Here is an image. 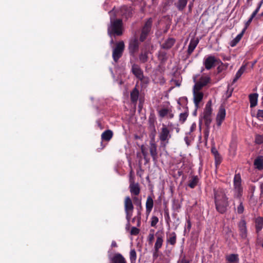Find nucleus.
Segmentation results:
<instances>
[{"instance_id":"nucleus-1","label":"nucleus","mask_w":263,"mask_h":263,"mask_svg":"<svg viewBox=\"0 0 263 263\" xmlns=\"http://www.w3.org/2000/svg\"><path fill=\"white\" fill-rule=\"evenodd\" d=\"M215 204L219 213L223 214L227 211L229 202L223 191L219 190L215 192Z\"/></svg>"},{"instance_id":"nucleus-2","label":"nucleus","mask_w":263,"mask_h":263,"mask_svg":"<svg viewBox=\"0 0 263 263\" xmlns=\"http://www.w3.org/2000/svg\"><path fill=\"white\" fill-rule=\"evenodd\" d=\"M158 137L160 140V147L165 149L172 138L171 131L166 125H162L159 132Z\"/></svg>"},{"instance_id":"nucleus-3","label":"nucleus","mask_w":263,"mask_h":263,"mask_svg":"<svg viewBox=\"0 0 263 263\" xmlns=\"http://www.w3.org/2000/svg\"><path fill=\"white\" fill-rule=\"evenodd\" d=\"M123 33L122 21L120 19L114 21L110 18V25L108 27V34L111 37L114 36H120Z\"/></svg>"},{"instance_id":"nucleus-4","label":"nucleus","mask_w":263,"mask_h":263,"mask_svg":"<svg viewBox=\"0 0 263 263\" xmlns=\"http://www.w3.org/2000/svg\"><path fill=\"white\" fill-rule=\"evenodd\" d=\"M155 235L156 237V240L154 245L153 254V256L154 258L157 257L158 252L159 249L161 248L164 241V234L162 232L160 233L159 231H157Z\"/></svg>"},{"instance_id":"nucleus-5","label":"nucleus","mask_w":263,"mask_h":263,"mask_svg":"<svg viewBox=\"0 0 263 263\" xmlns=\"http://www.w3.org/2000/svg\"><path fill=\"white\" fill-rule=\"evenodd\" d=\"M124 210L126 213V218L128 223L127 226L129 225V220L133 215L134 205L132 199L129 196H127L124 200Z\"/></svg>"},{"instance_id":"nucleus-6","label":"nucleus","mask_w":263,"mask_h":263,"mask_svg":"<svg viewBox=\"0 0 263 263\" xmlns=\"http://www.w3.org/2000/svg\"><path fill=\"white\" fill-rule=\"evenodd\" d=\"M124 48L125 45L123 41H120L116 44V47L112 50V58L115 62H117L122 57Z\"/></svg>"},{"instance_id":"nucleus-7","label":"nucleus","mask_w":263,"mask_h":263,"mask_svg":"<svg viewBox=\"0 0 263 263\" xmlns=\"http://www.w3.org/2000/svg\"><path fill=\"white\" fill-rule=\"evenodd\" d=\"M212 112L211 101H209L206 104L203 113V119L207 127L210 126L212 122Z\"/></svg>"},{"instance_id":"nucleus-8","label":"nucleus","mask_w":263,"mask_h":263,"mask_svg":"<svg viewBox=\"0 0 263 263\" xmlns=\"http://www.w3.org/2000/svg\"><path fill=\"white\" fill-rule=\"evenodd\" d=\"M132 71L135 77L141 81L142 83H148V79L144 77L143 71L139 65L136 64H133L132 67Z\"/></svg>"},{"instance_id":"nucleus-9","label":"nucleus","mask_w":263,"mask_h":263,"mask_svg":"<svg viewBox=\"0 0 263 263\" xmlns=\"http://www.w3.org/2000/svg\"><path fill=\"white\" fill-rule=\"evenodd\" d=\"M152 19L148 18L145 22L143 27L142 28L141 33L140 36V41L143 42L146 38L148 34L150 32L152 26Z\"/></svg>"},{"instance_id":"nucleus-10","label":"nucleus","mask_w":263,"mask_h":263,"mask_svg":"<svg viewBox=\"0 0 263 263\" xmlns=\"http://www.w3.org/2000/svg\"><path fill=\"white\" fill-rule=\"evenodd\" d=\"M218 61V59L213 55H210L204 58L203 64L206 69L210 70L216 66Z\"/></svg>"},{"instance_id":"nucleus-11","label":"nucleus","mask_w":263,"mask_h":263,"mask_svg":"<svg viewBox=\"0 0 263 263\" xmlns=\"http://www.w3.org/2000/svg\"><path fill=\"white\" fill-rule=\"evenodd\" d=\"M139 48V42L137 37L131 39L129 41L128 50L130 55L134 57Z\"/></svg>"},{"instance_id":"nucleus-12","label":"nucleus","mask_w":263,"mask_h":263,"mask_svg":"<svg viewBox=\"0 0 263 263\" xmlns=\"http://www.w3.org/2000/svg\"><path fill=\"white\" fill-rule=\"evenodd\" d=\"M194 81L195 82L194 87L201 90L210 82V78L208 76H202L198 82H196L195 78Z\"/></svg>"},{"instance_id":"nucleus-13","label":"nucleus","mask_w":263,"mask_h":263,"mask_svg":"<svg viewBox=\"0 0 263 263\" xmlns=\"http://www.w3.org/2000/svg\"><path fill=\"white\" fill-rule=\"evenodd\" d=\"M200 89L193 87V100L196 107H199L200 102L202 100L203 93Z\"/></svg>"},{"instance_id":"nucleus-14","label":"nucleus","mask_w":263,"mask_h":263,"mask_svg":"<svg viewBox=\"0 0 263 263\" xmlns=\"http://www.w3.org/2000/svg\"><path fill=\"white\" fill-rule=\"evenodd\" d=\"M238 227L240 236L246 239L247 237V223L244 219H241L238 223Z\"/></svg>"},{"instance_id":"nucleus-15","label":"nucleus","mask_w":263,"mask_h":263,"mask_svg":"<svg viewBox=\"0 0 263 263\" xmlns=\"http://www.w3.org/2000/svg\"><path fill=\"white\" fill-rule=\"evenodd\" d=\"M226 115L225 109L222 106L220 107L216 116V124L218 127L221 126L222 122L224 121Z\"/></svg>"},{"instance_id":"nucleus-16","label":"nucleus","mask_w":263,"mask_h":263,"mask_svg":"<svg viewBox=\"0 0 263 263\" xmlns=\"http://www.w3.org/2000/svg\"><path fill=\"white\" fill-rule=\"evenodd\" d=\"M129 191L132 195L138 196L140 192V187L138 183H135L130 179Z\"/></svg>"},{"instance_id":"nucleus-17","label":"nucleus","mask_w":263,"mask_h":263,"mask_svg":"<svg viewBox=\"0 0 263 263\" xmlns=\"http://www.w3.org/2000/svg\"><path fill=\"white\" fill-rule=\"evenodd\" d=\"M149 151L151 155L153 158L154 161H156L157 159V145L154 141H151L149 143Z\"/></svg>"},{"instance_id":"nucleus-18","label":"nucleus","mask_w":263,"mask_h":263,"mask_svg":"<svg viewBox=\"0 0 263 263\" xmlns=\"http://www.w3.org/2000/svg\"><path fill=\"white\" fill-rule=\"evenodd\" d=\"M234 187L235 190L240 193L241 190V179L240 174H236L234 178Z\"/></svg>"},{"instance_id":"nucleus-19","label":"nucleus","mask_w":263,"mask_h":263,"mask_svg":"<svg viewBox=\"0 0 263 263\" xmlns=\"http://www.w3.org/2000/svg\"><path fill=\"white\" fill-rule=\"evenodd\" d=\"M187 2L188 0H177L174 3V5L178 10L182 11L186 7Z\"/></svg>"},{"instance_id":"nucleus-20","label":"nucleus","mask_w":263,"mask_h":263,"mask_svg":"<svg viewBox=\"0 0 263 263\" xmlns=\"http://www.w3.org/2000/svg\"><path fill=\"white\" fill-rule=\"evenodd\" d=\"M176 239L177 235L174 232L167 234L166 241L167 243L174 246L176 243Z\"/></svg>"},{"instance_id":"nucleus-21","label":"nucleus","mask_w":263,"mask_h":263,"mask_svg":"<svg viewBox=\"0 0 263 263\" xmlns=\"http://www.w3.org/2000/svg\"><path fill=\"white\" fill-rule=\"evenodd\" d=\"M139 91L137 88V85L130 92V99L133 103H136L139 98Z\"/></svg>"},{"instance_id":"nucleus-22","label":"nucleus","mask_w":263,"mask_h":263,"mask_svg":"<svg viewBox=\"0 0 263 263\" xmlns=\"http://www.w3.org/2000/svg\"><path fill=\"white\" fill-rule=\"evenodd\" d=\"M111 260L114 263H126L124 257L120 253L115 254Z\"/></svg>"},{"instance_id":"nucleus-23","label":"nucleus","mask_w":263,"mask_h":263,"mask_svg":"<svg viewBox=\"0 0 263 263\" xmlns=\"http://www.w3.org/2000/svg\"><path fill=\"white\" fill-rule=\"evenodd\" d=\"M258 94L252 93L249 96V100L250 103V107L253 108L256 106L257 104Z\"/></svg>"},{"instance_id":"nucleus-24","label":"nucleus","mask_w":263,"mask_h":263,"mask_svg":"<svg viewBox=\"0 0 263 263\" xmlns=\"http://www.w3.org/2000/svg\"><path fill=\"white\" fill-rule=\"evenodd\" d=\"M113 133L111 130H106L104 131L101 135V139L102 140L109 141L112 137Z\"/></svg>"},{"instance_id":"nucleus-25","label":"nucleus","mask_w":263,"mask_h":263,"mask_svg":"<svg viewBox=\"0 0 263 263\" xmlns=\"http://www.w3.org/2000/svg\"><path fill=\"white\" fill-rule=\"evenodd\" d=\"M246 69V66L245 65H242L241 66V67L236 72L235 77L233 80L232 84H234L239 79V78H240V77L245 71Z\"/></svg>"},{"instance_id":"nucleus-26","label":"nucleus","mask_w":263,"mask_h":263,"mask_svg":"<svg viewBox=\"0 0 263 263\" xmlns=\"http://www.w3.org/2000/svg\"><path fill=\"white\" fill-rule=\"evenodd\" d=\"M246 31V28H243L241 32L239 33L231 42L230 43V45L232 47H234L236 45V44L240 41L241 39L245 32Z\"/></svg>"},{"instance_id":"nucleus-27","label":"nucleus","mask_w":263,"mask_h":263,"mask_svg":"<svg viewBox=\"0 0 263 263\" xmlns=\"http://www.w3.org/2000/svg\"><path fill=\"white\" fill-rule=\"evenodd\" d=\"M148 51L146 49H142L139 56V59L141 63H145L148 60Z\"/></svg>"},{"instance_id":"nucleus-28","label":"nucleus","mask_w":263,"mask_h":263,"mask_svg":"<svg viewBox=\"0 0 263 263\" xmlns=\"http://www.w3.org/2000/svg\"><path fill=\"white\" fill-rule=\"evenodd\" d=\"M256 231L258 233L263 228V217H258L255 219Z\"/></svg>"},{"instance_id":"nucleus-29","label":"nucleus","mask_w":263,"mask_h":263,"mask_svg":"<svg viewBox=\"0 0 263 263\" xmlns=\"http://www.w3.org/2000/svg\"><path fill=\"white\" fill-rule=\"evenodd\" d=\"M175 41L173 38H168L162 44V47L164 49H170L174 45Z\"/></svg>"},{"instance_id":"nucleus-30","label":"nucleus","mask_w":263,"mask_h":263,"mask_svg":"<svg viewBox=\"0 0 263 263\" xmlns=\"http://www.w3.org/2000/svg\"><path fill=\"white\" fill-rule=\"evenodd\" d=\"M198 40L192 39L190 41L187 49V52L189 55L191 54L193 52L194 50L195 49L197 45H198Z\"/></svg>"},{"instance_id":"nucleus-31","label":"nucleus","mask_w":263,"mask_h":263,"mask_svg":"<svg viewBox=\"0 0 263 263\" xmlns=\"http://www.w3.org/2000/svg\"><path fill=\"white\" fill-rule=\"evenodd\" d=\"M154 205V201L153 198L151 196H148L146 201V212L149 213Z\"/></svg>"},{"instance_id":"nucleus-32","label":"nucleus","mask_w":263,"mask_h":263,"mask_svg":"<svg viewBox=\"0 0 263 263\" xmlns=\"http://www.w3.org/2000/svg\"><path fill=\"white\" fill-rule=\"evenodd\" d=\"M140 148H141V153L143 156L144 159L145 161V163H148L150 161V158L148 156L147 148L143 145H142L141 146Z\"/></svg>"},{"instance_id":"nucleus-33","label":"nucleus","mask_w":263,"mask_h":263,"mask_svg":"<svg viewBox=\"0 0 263 263\" xmlns=\"http://www.w3.org/2000/svg\"><path fill=\"white\" fill-rule=\"evenodd\" d=\"M199 181V178L197 176H192L191 180H189L188 186L191 188L194 189L197 184Z\"/></svg>"},{"instance_id":"nucleus-34","label":"nucleus","mask_w":263,"mask_h":263,"mask_svg":"<svg viewBox=\"0 0 263 263\" xmlns=\"http://www.w3.org/2000/svg\"><path fill=\"white\" fill-rule=\"evenodd\" d=\"M132 9L130 7H128L127 6H123L122 8V12H123V14L125 15L126 17H129L132 14Z\"/></svg>"},{"instance_id":"nucleus-35","label":"nucleus","mask_w":263,"mask_h":263,"mask_svg":"<svg viewBox=\"0 0 263 263\" xmlns=\"http://www.w3.org/2000/svg\"><path fill=\"white\" fill-rule=\"evenodd\" d=\"M254 165L259 170L263 168V159L261 158H257L254 161Z\"/></svg>"},{"instance_id":"nucleus-36","label":"nucleus","mask_w":263,"mask_h":263,"mask_svg":"<svg viewBox=\"0 0 263 263\" xmlns=\"http://www.w3.org/2000/svg\"><path fill=\"white\" fill-rule=\"evenodd\" d=\"M129 256L131 263H135L137 259V254L134 249L130 250Z\"/></svg>"},{"instance_id":"nucleus-37","label":"nucleus","mask_w":263,"mask_h":263,"mask_svg":"<svg viewBox=\"0 0 263 263\" xmlns=\"http://www.w3.org/2000/svg\"><path fill=\"white\" fill-rule=\"evenodd\" d=\"M170 109L168 108H162L159 111V115L161 118H163L168 115Z\"/></svg>"},{"instance_id":"nucleus-38","label":"nucleus","mask_w":263,"mask_h":263,"mask_svg":"<svg viewBox=\"0 0 263 263\" xmlns=\"http://www.w3.org/2000/svg\"><path fill=\"white\" fill-rule=\"evenodd\" d=\"M239 205L236 209V212L238 214H242L244 211V206L243 205L242 202L240 200L239 201Z\"/></svg>"},{"instance_id":"nucleus-39","label":"nucleus","mask_w":263,"mask_h":263,"mask_svg":"<svg viewBox=\"0 0 263 263\" xmlns=\"http://www.w3.org/2000/svg\"><path fill=\"white\" fill-rule=\"evenodd\" d=\"M255 143L258 144L263 143V134L256 135L255 137Z\"/></svg>"},{"instance_id":"nucleus-40","label":"nucleus","mask_w":263,"mask_h":263,"mask_svg":"<svg viewBox=\"0 0 263 263\" xmlns=\"http://www.w3.org/2000/svg\"><path fill=\"white\" fill-rule=\"evenodd\" d=\"M188 116V114L187 112H183L181 113L179 115V121L182 123H183L186 119Z\"/></svg>"},{"instance_id":"nucleus-41","label":"nucleus","mask_w":263,"mask_h":263,"mask_svg":"<svg viewBox=\"0 0 263 263\" xmlns=\"http://www.w3.org/2000/svg\"><path fill=\"white\" fill-rule=\"evenodd\" d=\"M158 218L156 216H153L151 218V225L152 227H155L157 223L158 222Z\"/></svg>"},{"instance_id":"nucleus-42","label":"nucleus","mask_w":263,"mask_h":263,"mask_svg":"<svg viewBox=\"0 0 263 263\" xmlns=\"http://www.w3.org/2000/svg\"><path fill=\"white\" fill-rule=\"evenodd\" d=\"M155 234H148L147 240L148 242L149 245H152L154 240Z\"/></svg>"},{"instance_id":"nucleus-43","label":"nucleus","mask_w":263,"mask_h":263,"mask_svg":"<svg viewBox=\"0 0 263 263\" xmlns=\"http://www.w3.org/2000/svg\"><path fill=\"white\" fill-rule=\"evenodd\" d=\"M181 205L178 201H174L173 208L176 211H178L179 209L180 208Z\"/></svg>"},{"instance_id":"nucleus-44","label":"nucleus","mask_w":263,"mask_h":263,"mask_svg":"<svg viewBox=\"0 0 263 263\" xmlns=\"http://www.w3.org/2000/svg\"><path fill=\"white\" fill-rule=\"evenodd\" d=\"M130 234L132 235H137L139 233V229L136 227H133L131 229Z\"/></svg>"},{"instance_id":"nucleus-45","label":"nucleus","mask_w":263,"mask_h":263,"mask_svg":"<svg viewBox=\"0 0 263 263\" xmlns=\"http://www.w3.org/2000/svg\"><path fill=\"white\" fill-rule=\"evenodd\" d=\"M133 199L136 204L140 206V207L141 208V199H139L138 197L135 196L133 198Z\"/></svg>"},{"instance_id":"nucleus-46","label":"nucleus","mask_w":263,"mask_h":263,"mask_svg":"<svg viewBox=\"0 0 263 263\" xmlns=\"http://www.w3.org/2000/svg\"><path fill=\"white\" fill-rule=\"evenodd\" d=\"M256 117L258 120L263 119V110L259 109L256 114Z\"/></svg>"},{"instance_id":"nucleus-47","label":"nucleus","mask_w":263,"mask_h":263,"mask_svg":"<svg viewBox=\"0 0 263 263\" xmlns=\"http://www.w3.org/2000/svg\"><path fill=\"white\" fill-rule=\"evenodd\" d=\"M262 3H263L262 1H261L260 2H259L258 3L257 7L256 8V9L255 10V11L252 14V15H253V16H256V15L258 13V11L259 10Z\"/></svg>"},{"instance_id":"nucleus-48","label":"nucleus","mask_w":263,"mask_h":263,"mask_svg":"<svg viewBox=\"0 0 263 263\" xmlns=\"http://www.w3.org/2000/svg\"><path fill=\"white\" fill-rule=\"evenodd\" d=\"M255 16H253V15L251 14V16L250 17V18H249V20L247 21V22L246 23V26H245V28L246 29H247V28L248 27V26L250 24V23H251V22L252 21L253 19L254 18Z\"/></svg>"},{"instance_id":"nucleus-49","label":"nucleus","mask_w":263,"mask_h":263,"mask_svg":"<svg viewBox=\"0 0 263 263\" xmlns=\"http://www.w3.org/2000/svg\"><path fill=\"white\" fill-rule=\"evenodd\" d=\"M178 263H189V261L186 259L185 256H183L178 261Z\"/></svg>"},{"instance_id":"nucleus-50","label":"nucleus","mask_w":263,"mask_h":263,"mask_svg":"<svg viewBox=\"0 0 263 263\" xmlns=\"http://www.w3.org/2000/svg\"><path fill=\"white\" fill-rule=\"evenodd\" d=\"M212 152L215 154V157H216V155H218V152L216 149H212ZM220 163V161L218 160L217 157H216V164H218Z\"/></svg>"},{"instance_id":"nucleus-51","label":"nucleus","mask_w":263,"mask_h":263,"mask_svg":"<svg viewBox=\"0 0 263 263\" xmlns=\"http://www.w3.org/2000/svg\"><path fill=\"white\" fill-rule=\"evenodd\" d=\"M192 224L190 220L189 219L186 220V228L189 231L191 228Z\"/></svg>"},{"instance_id":"nucleus-52","label":"nucleus","mask_w":263,"mask_h":263,"mask_svg":"<svg viewBox=\"0 0 263 263\" xmlns=\"http://www.w3.org/2000/svg\"><path fill=\"white\" fill-rule=\"evenodd\" d=\"M196 128V124L193 123L190 127V132H193Z\"/></svg>"},{"instance_id":"nucleus-53","label":"nucleus","mask_w":263,"mask_h":263,"mask_svg":"<svg viewBox=\"0 0 263 263\" xmlns=\"http://www.w3.org/2000/svg\"><path fill=\"white\" fill-rule=\"evenodd\" d=\"M165 55H166V53H165L161 52V53H160V54L159 55V57L160 59H161L162 60H163L165 58Z\"/></svg>"},{"instance_id":"nucleus-54","label":"nucleus","mask_w":263,"mask_h":263,"mask_svg":"<svg viewBox=\"0 0 263 263\" xmlns=\"http://www.w3.org/2000/svg\"><path fill=\"white\" fill-rule=\"evenodd\" d=\"M111 247H117V243L115 241L113 240L112 242H111Z\"/></svg>"},{"instance_id":"nucleus-55","label":"nucleus","mask_w":263,"mask_h":263,"mask_svg":"<svg viewBox=\"0 0 263 263\" xmlns=\"http://www.w3.org/2000/svg\"><path fill=\"white\" fill-rule=\"evenodd\" d=\"M252 0H247L248 6H251L252 5Z\"/></svg>"},{"instance_id":"nucleus-56","label":"nucleus","mask_w":263,"mask_h":263,"mask_svg":"<svg viewBox=\"0 0 263 263\" xmlns=\"http://www.w3.org/2000/svg\"><path fill=\"white\" fill-rule=\"evenodd\" d=\"M168 115L169 118H173V114L171 112V110H170V112L168 113Z\"/></svg>"},{"instance_id":"nucleus-57","label":"nucleus","mask_w":263,"mask_h":263,"mask_svg":"<svg viewBox=\"0 0 263 263\" xmlns=\"http://www.w3.org/2000/svg\"><path fill=\"white\" fill-rule=\"evenodd\" d=\"M149 234H155V230L154 229H151L149 231Z\"/></svg>"},{"instance_id":"nucleus-58","label":"nucleus","mask_w":263,"mask_h":263,"mask_svg":"<svg viewBox=\"0 0 263 263\" xmlns=\"http://www.w3.org/2000/svg\"><path fill=\"white\" fill-rule=\"evenodd\" d=\"M140 219H139V220H138V226H139V225H140Z\"/></svg>"},{"instance_id":"nucleus-59","label":"nucleus","mask_w":263,"mask_h":263,"mask_svg":"<svg viewBox=\"0 0 263 263\" xmlns=\"http://www.w3.org/2000/svg\"><path fill=\"white\" fill-rule=\"evenodd\" d=\"M135 219H136V217L133 218L132 219L133 222H134L135 220Z\"/></svg>"},{"instance_id":"nucleus-60","label":"nucleus","mask_w":263,"mask_h":263,"mask_svg":"<svg viewBox=\"0 0 263 263\" xmlns=\"http://www.w3.org/2000/svg\"><path fill=\"white\" fill-rule=\"evenodd\" d=\"M176 85L178 86H179L180 85V83H177Z\"/></svg>"},{"instance_id":"nucleus-61","label":"nucleus","mask_w":263,"mask_h":263,"mask_svg":"<svg viewBox=\"0 0 263 263\" xmlns=\"http://www.w3.org/2000/svg\"><path fill=\"white\" fill-rule=\"evenodd\" d=\"M113 42H114V41H113V40L112 39V40L110 41V43H111V44H112V43H113Z\"/></svg>"},{"instance_id":"nucleus-62","label":"nucleus","mask_w":263,"mask_h":263,"mask_svg":"<svg viewBox=\"0 0 263 263\" xmlns=\"http://www.w3.org/2000/svg\"><path fill=\"white\" fill-rule=\"evenodd\" d=\"M187 137H185L184 140H185V141H187Z\"/></svg>"},{"instance_id":"nucleus-63","label":"nucleus","mask_w":263,"mask_h":263,"mask_svg":"<svg viewBox=\"0 0 263 263\" xmlns=\"http://www.w3.org/2000/svg\"><path fill=\"white\" fill-rule=\"evenodd\" d=\"M262 247H263V242H262Z\"/></svg>"}]
</instances>
